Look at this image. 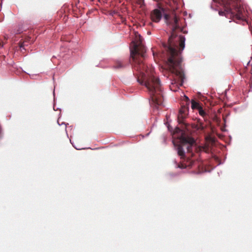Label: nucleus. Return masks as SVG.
Wrapping results in <instances>:
<instances>
[{"mask_svg": "<svg viewBox=\"0 0 252 252\" xmlns=\"http://www.w3.org/2000/svg\"><path fill=\"white\" fill-rule=\"evenodd\" d=\"M218 1L224 8L223 11H219L220 15H225L226 17L229 15L232 17L234 21L245 19L246 13L244 8L238 4V0H218Z\"/></svg>", "mask_w": 252, "mask_h": 252, "instance_id": "3", "label": "nucleus"}, {"mask_svg": "<svg viewBox=\"0 0 252 252\" xmlns=\"http://www.w3.org/2000/svg\"><path fill=\"white\" fill-rule=\"evenodd\" d=\"M186 167H187V165L184 163H180L178 165V167L181 168V169L185 168Z\"/></svg>", "mask_w": 252, "mask_h": 252, "instance_id": "12", "label": "nucleus"}, {"mask_svg": "<svg viewBox=\"0 0 252 252\" xmlns=\"http://www.w3.org/2000/svg\"><path fill=\"white\" fill-rule=\"evenodd\" d=\"M162 16V14L160 10L156 9L151 13V20L155 22H158Z\"/></svg>", "mask_w": 252, "mask_h": 252, "instance_id": "6", "label": "nucleus"}, {"mask_svg": "<svg viewBox=\"0 0 252 252\" xmlns=\"http://www.w3.org/2000/svg\"><path fill=\"white\" fill-rule=\"evenodd\" d=\"M164 18L167 24L172 26V32L169 37L168 43H163L164 49L166 51L168 59L167 64L170 71L174 74L178 79L182 80L184 74L181 68V51L185 48V38L183 36H180L176 41L179 42L180 49L174 40L176 38V35L174 32L176 30L179 28L178 18L176 14L172 12L170 14H164Z\"/></svg>", "mask_w": 252, "mask_h": 252, "instance_id": "2", "label": "nucleus"}, {"mask_svg": "<svg viewBox=\"0 0 252 252\" xmlns=\"http://www.w3.org/2000/svg\"><path fill=\"white\" fill-rule=\"evenodd\" d=\"M198 110L199 115L203 117V118H205L206 116V113L205 111L203 109L202 107L199 108V109H198Z\"/></svg>", "mask_w": 252, "mask_h": 252, "instance_id": "10", "label": "nucleus"}, {"mask_svg": "<svg viewBox=\"0 0 252 252\" xmlns=\"http://www.w3.org/2000/svg\"><path fill=\"white\" fill-rule=\"evenodd\" d=\"M136 38L137 43L134 44L133 48L130 50L131 64L133 68L141 75V79L138 77L137 81L146 87L150 94L152 104L158 108L162 105L163 100L160 83L159 79L154 75V68L148 66L144 62L146 50L142 43V37L139 34H136Z\"/></svg>", "mask_w": 252, "mask_h": 252, "instance_id": "1", "label": "nucleus"}, {"mask_svg": "<svg viewBox=\"0 0 252 252\" xmlns=\"http://www.w3.org/2000/svg\"><path fill=\"white\" fill-rule=\"evenodd\" d=\"M27 42L28 41L27 40L22 41V40H21L19 42V43L20 47V48H23L24 46H27Z\"/></svg>", "mask_w": 252, "mask_h": 252, "instance_id": "11", "label": "nucleus"}, {"mask_svg": "<svg viewBox=\"0 0 252 252\" xmlns=\"http://www.w3.org/2000/svg\"><path fill=\"white\" fill-rule=\"evenodd\" d=\"M156 54V53L154 51H153V56L154 57H155Z\"/></svg>", "mask_w": 252, "mask_h": 252, "instance_id": "14", "label": "nucleus"}, {"mask_svg": "<svg viewBox=\"0 0 252 252\" xmlns=\"http://www.w3.org/2000/svg\"><path fill=\"white\" fill-rule=\"evenodd\" d=\"M175 132L181 133V135L176 140H173V143L179 156L183 158L185 157V150L189 153L191 152L195 141L193 138L186 136L185 132L179 128L175 129Z\"/></svg>", "mask_w": 252, "mask_h": 252, "instance_id": "4", "label": "nucleus"}, {"mask_svg": "<svg viewBox=\"0 0 252 252\" xmlns=\"http://www.w3.org/2000/svg\"><path fill=\"white\" fill-rule=\"evenodd\" d=\"M189 109L188 106H182L181 107L178 115V120L180 124L185 125L184 120L188 116Z\"/></svg>", "mask_w": 252, "mask_h": 252, "instance_id": "5", "label": "nucleus"}, {"mask_svg": "<svg viewBox=\"0 0 252 252\" xmlns=\"http://www.w3.org/2000/svg\"><path fill=\"white\" fill-rule=\"evenodd\" d=\"M195 128H196L198 130H203L205 129V126L204 124L200 121V120L198 121V123L196 125Z\"/></svg>", "mask_w": 252, "mask_h": 252, "instance_id": "9", "label": "nucleus"}, {"mask_svg": "<svg viewBox=\"0 0 252 252\" xmlns=\"http://www.w3.org/2000/svg\"><path fill=\"white\" fill-rule=\"evenodd\" d=\"M126 66V63L124 61H117L114 67L117 69L124 68Z\"/></svg>", "mask_w": 252, "mask_h": 252, "instance_id": "7", "label": "nucleus"}, {"mask_svg": "<svg viewBox=\"0 0 252 252\" xmlns=\"http://www.w3.org/2000/svg\"><path fill=\"white\" fill-rule=\"evenodd\" d=\"M175 83H172V85H171L170 86V88H171V89L172 90H173V91H174V92L176 91V90H173V89H172V88H174V84H175Z\"/></svg>", "mask_w": 252, "mask_h": 252, "instance_id": "13", "label": "nucleus"}, {"mask_svg": "<svg viewBox=\"0 0 252 252\" xmlns=\"http://www.w3.org/2000/svg\"><path fill=\"white\" fill-rule=\"evenodd\" d=\"M186 99L187 100H189V98H188V97H187V96H186Z\"/></svg>", "mask_w": 252, "mask_h": 252, "instance_id": "15", "label": "nucleus"}, {"mask_svg": "<svg viewBox=\"0 0 252 252\" xmlns=\"http://www.w3.org/2000/svg\"><path fill=\"white\" fill-rule=\"evenodd\" d=\"M191 103V107L192 109H199V108H201L202 107L199 102L195 101L194 100H192Z\"/></svg>", "mask_w": 252, "mask_h": 252, "instance_id": "8", "label": "nucleus"}]
</instances>
